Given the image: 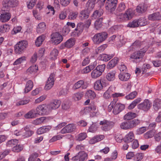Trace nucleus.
<instances>
[{"label":"nucleus","instance_id":"1","mask_svg":"<svg viewBox=\"0 0 161 161\" xmlns=\"http://www.w3.org/2000/svg\"><path fill=\"white\" fill-rule=\"evenodd\" d=\"M36 110L40 115L48 114L52 111L49 104L40 105L37 106Z\"/></svg>","mask_w":161,"mask_h":161},{"label":"nucleus","instance_id":"2","mask_svg":"<svg viewBox=\"0 0 161 161\" xmlns=\"http://www.w3.org/2000/svg\"><path fill=\"white\" fill-rule=\"evenodd\" d=\"M3 10L10 11L11 8L15 7L18 4V0H3L2 2Z\"/></svg>","mask_w":161,"mask_h":161},{"label":"nucleus","instance_id":"3","mask_svg":"<svg viewBox=\"0 0 161 161\" xmlns=\"http://www.w3.org/2000/svg\"><path fill=\"white\" fill-rule=\"evenodd\" d=\"M28 44L27 42L25 41L19 42L14 46L15 53L20 54L24 52Z\"/></svg>","mask_w":161,"mask_h":161},{"label":"nucleus","instance_id":"4","mask_svg":"<svg viewBox=\"0 0 161 161\" xmlns=\"http://www.w3.org/2000/svg\"><path fill=\"white\" fill-rule=\"evenodd\" d=\"M107 36V34L105 32L98 33L93 36L92 40L95 43L98 44L104 41Z\"/></svg>","mask_w":161,"mask_h":161},{"label":"nucleus","instance_id":"5","mask_svg":"<svg viewBox=\"0 0 161 161\" xmlns=\"http://www.w3.org/2000/svg\"><path fill=\"white\" fill-rule=\"evenodd\" d=\"M117 0H107L105 4L106 9L111 13H113L116 7Z\"/></svg>","mask_w":161,"mask_h":161},{"label":"nucleus","instance_id":"6","mask_svg":"<svg viewBox=\"0 0 161 161\" xmlns=\"http://www.w3.org/2000/svg\"><path fill=\"white\" fill-rule=\"evenodd\" d=\"M106 80L104 79H100L96 81L94 85V88L96 90L100 91L106 86Z\"/></svg>","mask_w":161,"mask_h":161},{"label":"nucleus","instance_id":"7","mask_svg":"<svg viewBox=\"0 0 161 161\" xmlns=\"http://www.w3.org/2000/svg\"><path fill=\"white\" fill-rule=\"evenodd\" d=\"M99 124L100 125H102L101 128L103 130L105 131L110 130L114 125L113 122L105 120L100 121Z\"/></svg>","mask_w":161,"mask_h":161},{"label":"nucleus","instance_id":"8","mask_svg":"<svg viewBox=\"0 0 161 161\" xmlns=\"http://www.w3.org/2000/svg\"><path fill=\"white\" fill-rule=\"evenodd\" d=\"M88 158L87 153L84 151H82L79 152L78 155L73 157L72 159L74 160L85 161Z\"/></svg>","mask_w":161,"mask_h":161},{"label":"nucleus","instance_id":"9","mask_svg":"<svg viewBox=\"0 0 161 161\" xmlns=\"http://www.w3.org/2000/svg\"><path fill=\"white\" fill-rule=\"evenodd\" d=\"M55 76L54 73H51L46 82L45 89L48 90L51 89L54 84V78Z\"/></svg>","mask_w":161,"mask_h":161},{"label":"nucleus","instance_id":"10","mask_svg":"<svg viewBox=\"0 0 161 161\" xmlns=\"http://www.w3.org/2000/svg\"><path fill=\"white\" fill-rule=\"evenodd\" d=\"M52 36L51 40L55 45L59 44L63 40L62 36L58 32L53 33Z\"/></svg>","mask_w":161,"mask_h":161},{"label":"nucleus","instance_id":"11","mask_svg":"<svg viewBox=\"0 0 161 161\" xmlns=\"http://www.w3.org/2000/svg\"><path fill=\"white\" fill-rule=\"evenodd\" d=\"M76 126L74 124H69L64 127L60 131L62 134L71 133L76 129Z\"/></svg>","mask_w":161,"mask_h":161},{"label":"nucleus","instance_id":"12","mask_svg":"<svg viewBox=\"0 0 161 161\" xmlns=\"http://www.w3.org/2000/svg\"><path fill=\"white\" fill-rule=\"evenodd\" d=\"M10 11H4L2 8L1 14L0 15V20L3 22L8 21L11 17V14L9 12Z\"/></svg>","mask_w":161,"mask_h":161},{"label":"nucleus","instance_id":"13","mask_svg":"<svg viewBox=\"0 0 161 161\" xmlns=\"http://www.w3.org/2000/svg\"><path fill=\"white\" fill-rule=\"evenodd\" d=\"M151 106V104L149 101L147 99H146L143 103L139 104L137 107L139 109L146 111L150 109Z\"/></svg>","mask_w":161,"mask_h":161},{"label":"nucleus","instance_id":"14","mask_svg":"<svg viewBox=\"0 0 161 161\" xmlns=\"http://www.w3.org/2000/svg\"><path fill=\"white\" fill-rule=\"evenodd\" d=\"M85 112H91L93 115H95L98 112L96 106L94 104H91L90 106L86 107L84 109Z\"/></svg>","mask_w":161,"mask_h":161},{"label":"nucleus","instance_id":"15","mask_svg":"<svg viewBox=\"0 0 161 161\" xmlns=\"http://www.w3.org/2000/svg\"><path fill=\"white\" fill-rule=\"evenodd\" d=\"M125 108L124 105L119 103H116L113 109V113L114 114H117L122 111Z\"/></svg>","mask_w":161,"mask_h":161},{"label":"nucleus","instance_id":"16","mask_svg":"<svg viewBox=\"0 0 161 161\" xmlns=\"http://www.w3.org/2000/svg\"><path fill=\"white\" fill-rule=\"evenodd\" d=\"M145 52L142 51L135 52L130 56V58L136 60L140 59L142 58Z\"/></svg>","mask_w":161,"mask_h":161},{"label":"nucleus","instance_id":"17","mask_svg":"<svg viewBox=\"0 0 161 161\" xmlns=\"http://www.w3.org/2000/svg\"><path fill=\"white\" fill-rule=\"evenodd\" d=\"M135 138L133 132L132 131H130L127 134L124 138V141L125 143H129L133 141Z\"/></svg>","mask_w":161,"mask_h":161},{"label":"nucleus","instance_id":"18","mask_svg":"<svg viewBox=\"0 0 161 161\" xmlns=\"http://www.w3.org/2000/svg\"><path fill=\"white\" fill-rule=\"evenodd\" d=\"M127 121L129 129H131L135 127L141 122V120L137 119H135Z\"/></svg>","mask_w":161,"mask_h":161},{"label":"nucleus","instance_id":"19","mask_svg":"<svg viewBox=\"0 0 161 161\" xmlns=\"http://www.w3.org/2000/svg\"><path fill=\"white\" fill-rule=\"evenodd\" d=\"M87 86V84L85 83L83 80H81L78 81L75 84L73 88L74 89H76L81 87L82 89H86Z\"/></svg>","mask_w":161,"mask_h":161},{"label":"nucleus","instance_id":"20","mask_svg":"<svg viewBox=\"0 0 161 161\" xmlns=\"http://www.w3.org/2000/svg\"><path fill=\"white\" fill-rule=\"evenodd\" d=\"M61 104V102L60 100L54 99L49 103V104L52 110L58 108Z\"/></svg>","mask_w":161,"mask_h":161},{"label":"nucleus","instance_id":"21","mask_svg":"<svg viewBox=\"0 0 161 161\" xmlns=\"http://www.w3.org/2000/svg\"><path fill=\"white\" fill-rule=\"evenodd\" d=\"M104 138V136L103 135H97L91 139L89 141V142L91 144H94L97 142L101 141Z\"/></svg>","mask_w":161,"mask_h":161},{"label":"nucleus","instance_id":"22","mask_svg":"<svg viewBox=\"0 0 161 161\" xmlns=\"http://www.w3.org/2000/svg\"><path fill=\"white\" fill-rule=\"evenodd\" d=\"M147 9V7L144 4H140L138 5L136 9V12L139 14H142L145 12Z\"/></svg>","mask_w":161,"mask_h":161},{"label":"nucleus","instance_id":"23","mask_svg":"<svg viewBox=\"0 0 161 161\" xmlns=\"http://www.w3.org/2000/svg\"><path fill=\"white\" fill-rule=\"evenodd\" d=\"M148 19L151 20H161V14L159 12L154 13L149 15Z\"/></svg>","mask_w":161,"mask_h":161},{"label":"nucleus","instance_id":"24","mask_svg":"<svg viewBox=\"0 0 161 161\" xmlns=\"http://www.w3.org/2000/svg\"><path fill=\"white\" fill-rule=\"evenodd\" d=\"M38 115L37 112L34 110H31L25 115V117L26 119H32L36 118Z\"/></svg>","mask_w":161,"mask_h":161},{"label":"nucleus","instance_id":"25","mask_svg":"<svg viewBox=\"0 0 161 161\" xmlns=\"http://www.w3.org/2000/svg\"><path fill=\"white\" fill-rule=\"evenodd\" d=\"M116 74L115 70H113L108 72L106 76L107 79L109 81H113L115 79Z\"/></svg>","mask_w":161,"mask_h":161},{"label":"nucleus","instance_id":"26","mask_svg":"<svg viewBox=\"0 0 161 161\" xmlns=\"http://www.w3.org/2000/svg\"><path fill=\"white\" fill-rule=\"evenodd\" d=\"M118 60L117 58H114L108 62L107 65V68L108 69L113 68L117 64Z\"/></svg>","mask_w":161,"mask_h":161},{"label":"nucleus","instance_id":"27","mask_svg":"<svg viewBox=\"0 0 161 161\" xmlns=\"http://www.w3.org/2000/svg\"><path fill=\"white\" fill-rule=\"evenodd\" d=\"M51 127L50 126H44L39 128L37 131L38 134H42L49 131Z\"/></svg>","mask_w":161,"mask_h":161},{"label":"nucleus","instance_id":"28","mask_svg":"<svg viewBox=\"0 0 161 161\" xmlns=\"http://www.w3.org/2000/svg\"><path fill=\"white\" fill-rule=\"evenodd\" d=\"M38 70V67L36 65L31 66L27 70V73L28 75L35 74Z\"/></svg>","mask_w":161,"mask_h":161},{"label":"nucleus","instance_id":"29","mask_svg":"<svg viewBox=\"0 0 161 161\" xmlns=\"http://www.w3.org/2000/svg\"><path fill=\"white\" fill-rule=\"evenodd\" d=\"M130 77V74L128 73H120L119 75V79L122 81H127Z\"/></svg>","mask_w":161,"mask_h":161},{"label":"nucleus","instance_id":"30","mask_svg":"<svg viewBox=\"0 0 161 161\" xmlns=\"http://www.w3.org/2000/svg\"><path fill=\"white\" fill-rule=\"evenodd\" d=\"M136 116L137 115L136 113L129 112L125 115L124 119L125 120H128L133 119L136 117Z\"/></svg>","mask_w":161,"mask_h":161},{"label":"nucleus","instance_id":"31","mask_svg":"<svg viewBox=\"0 0 161 161\" xmlns=\"http://www.w3.org/2000/svg\"><path fill=\"white\" fill-rule=\"evenodd\" d=\"M33 86V82L31 80H28L26 84L25 88V92L27 93L30 91L32 88Z\"/></svg>","mask_w":161,"mask_h":161},{"label":"nucleus","instance_id":"32","mask_svg":"<svg viewBox=\"0 0 161 161\" xmlns=\"http://www.w3.org/2000/svg\"><path fill=\"white\" fill-rule=\"evenodd\" d=\"M153 108L156 111H157L161 108V100L158 99H156L153 103Z\"/></svg>","mask_w":161,"mask_h":161},{"label":"nucleus","instance_id":"33","mask_svg":"<svg viewBox=\"0 0 161 161\" xmlns=\"http://www.w3.org/2000/svg\"><path fill=\"white\" fill-rule=\"evenodd\" d=\"M46 28V25L45 23L41 22L40 23L37 27L36 31L38 33H42Z\"/></svg>","mask_w":161,"mask_h":161},{"label":"nucleus","instance_id":"34","mask_svg":"<svg viewBox=\"0 0 161 161\" xmlns=\"http://www.w3.org/2000/svg\"><path fill=\"white\" fill-rule=\"evenodd\" d=\"M45 36L44 35H42L38 37L35 42V45L37 47H39L45 39Z\"/></svg>","mask_w":161,"mask_h":161},{"label":"nucleus","instance_id":"35","mask_svg":"<svg viewBox=\"0 0 161 161\" xmlns=\"http://www.w3.org/2000/svg\"><path fill=\"white\" fill-rule=\"evenodd\" d=\"M125 14L127 20L131 19L134 15L133 11L131 8L128 9Z\"/></svg>","mask_w":161,"mask_h":161},{"label":"nucleus","instance_id":"36","mask_svg":"<svg viewBox=\"0 0 161 161\" xmlns=\"http://www.w3.org/2000/svg\"><path fill=\"white\" fill-rule=\"evenodd\" d=\"M84 28V25L82 23H78L76 28L75 29V33L77 34H80L83 31Z\"/></svg>","mask_w":161,"mask_h":161},{"label":"nucleus","instance_id":"37","mask_svg":"<svg viewBox=\"0 0 161 161\" xmlns=\"http://www.w3.org/2000/svg\"><path fill=\"white\" fill-rule=\"evenodd\" d=\"M87 136V134L85 132L80 133L76 136V140L78 141H82L85 139Z\"/></svg>","mask_w":161,"mask_h":161},{"label":"nucleus","instance_id":"38","mask_svg":"<svg viewBox=\"0 0 161 161\" xmlns=\"http://www.w3.org/2000/svg\"><path fill=\"white\" fill-rule=\"evenodd\" d=\"M10 29V26L8 24L3 25L0 27V33L2 34L8 31Z\"/></svg>","mask_w":161,"mask_h":161},{"label":"nucleus","instance_id":"39","mask_svg":"<svg viewBox=\"0 0 161 161\" xmlns=\"http://www.w3.org/2000/svg\"><path fill=\"white\" fill-rule=\"evenodd\" d=\"M103 13L101 10H96L95 11L92 15L93 19L98 18L100 17L103 14Z\"/></svg>","mask_w":161,"mask_h":161},{"label":"nucleus","instance_id":"40","mask_svg":"<svg viewBox=\"0 0 161 161\" xmlns=\"http://www.w3.org/2000/svg\"><path fill=\"white\" fill-rule=\"evenodd\" d=\"M66 48H70L72 47L75 44V41L74 38H71L67 40L65 42Z\"/></svg>","mask_w":161,"mask_h":161},{"label":"nucleus","instance_id":"41","mask_svg":"<svg viewBox=\"0 0 161 161\" xmlns=\"http://www.w3.org/2000/svg\"><path fill=\"white\" fill-rule=\"evenodd\" d=\"M141 101V98H138L128 106V108L129 109H133L137 104L140 103Z\"/></svg>","mask_w":161,"mask_h":161},{"label":"nucleus","instance_id":"42","mask_svg":"<svg viewBox=\"0 0 161 161\" xmlns=\"http://www.w3.org/2000/svg\"><path fill=\"white\" fill-rule=\"evenodd\" d=\"M58 53V50L57 49H53L50 53V58L52 60H55L56 58Z\"/></svg>","mask_w":161,"mask_h":161},{"label":"nucleus","instance_id":"43","mask_svg":"<svg viewBox=\"0 0 161 161\" xmlns=\"http://www.w3.org/2000/svg\"><path fill=\"white\" fill-rule=\"evenodd\" d=\"M114 55L113 54H104L102 55L101 59L103 61H107L112 58Z\"/></svg>","mask_w":161,"mask_h":161},{"label":"nucleus","instance_id":"44","mask_svg":"<svg viewBox=\"0 0 161 161\" xmlns=\"http://www.w3.org/2000/svg\"><path fill=\"white\" fill-rule=\"evenodd\" d=\"M139 26H143L146 25L147 22L145 17L140 18L137 20Z\"/></svg>","mask_w":161,"mask_h":161},{"label":"nucleus","instance_id":"45","mask_svg":"<svg viewBox=\"0 0 161 161\" xmlns=\"http://www.w3.org/2000/svg\"><path fill=\"white\" fill-rule=\"evenodd\" d=\"M89 16V14L86 10H83L80 12V17L81 18V19H86L88 18Z\"/></svg>","mask_w":161,"mask_h":161},{"label":"nucleus","instance_id":"46","mask_svg":"<svg viewBox=\"0 0 161 161\" xmlns=\"http://www.w3.org/2000/svg\"><path fill=\"white\" fill-rule=\"evenodd\" d=\"M86 95L88 98L92 99H94L96 96L94 92L91 90H88L86 94Z\"/></svg>","mask_w":161,"mask_h":161},{"label":"nucleus","instance_id":"47","mask_svg":"<svg viewBox=\"0 0 161 161\" xmlns=\"http://www.w3.org/2000/svg\"><path fill=\"white\" fill-rule=\"evenodd\" d=\"M102 74L96 69L93 70L91 73V76L93 78L96 79L100 76Z\"/></svg>","mask_w":161,"mask_h":161},{"label":"nucleus","instance_id":"48","mask_svg":"<svg viewBox=\"0 0 161 161\" xmlns=\"http://www.w3.org/2000/svg\"><path fill=\"white\" fill-rule=\"evenodd\" d=\"M84 93L83 92H78L74 94L73 97L75 100L78 101L81 99Z\"/></svg>","mask_w":161,"mask_h":161},{"label":"nucleus","instance_id":"49","mask_svg":"<svg viewBox=\"0 0 161 161\" xmlns=\"http://www.w3.org/2000/svg\"><path fill=\"white\" fill-rule=\"evenodd\" d=\"M18 142V140L17 139H12L8 142L7 146L9 147H12L16 145Z\"/></svg>","mask_w":161,"mask_h":161},{"label":"nucleus","instance_id":"50","mask_svg":"<svg viewBox=\"0 0 161 161\" xmlns=\"http://www.w3.org/2000/svg\"><path fill=\"white\" fill-rule=\"evenodd\" d=\"M141 45V42L139 41H136L134 42L132 45L130 47V49L132 50L133 49H136L137 48L139 47Z\"/></svg>","mask_w":161,"mask_h":161},{"label":"nucleus","instance_id":"51","mask_svg":"<svg viewBox=\"0 0 161 161\" xmlns=\"http://www.w3.org/2000/svg\"><path fill=\"white\" fill-rule=\"evenodd\" d=\"M25 56H22L20 58H18L14 63V65H17L23 63L24 61L25 60Z\"/></svg>","mask_w":161,"mask_h":161},{"label":"nucleus","instance_id":"52","mask_svg":"<svg viewBox=\"0 0 161 161\" xmlns=\"http://www.w3.org/2000/svg\"><path fill=\"white\" fill-rule=\"evenodd\" d=\"M107 47L106 44L103 45L97 48L95 50L96 53L97 54L103 52L105 48Z\"/></svg>","mask_w":161,"mask_h":161},{"label":"nucleus","instance_id":"53","mask_svg":"<svg viewBox=\"0 0 161 161\" xmlns=\"http://www.w3.org/2000/svg\"><path fill=\"white\" fill-rule=\"evenodd\" d=\"M143 154L142 153H137L135 156L134 161H141L143 158Z\"/></svg>","mask_w":161,"mask_h":161},{"label":"nucleus","instance_id":"54","mask_svg":"<svg viewBox=\"0 0 161 161\" xmlns=\"http://www.w3.org/2000/svg\"><path fill=\"white\" fill-rule=\"evenodd\" d=\"M137 95V92L135 91L126 96L125 98L128 100L132 99L135 98Z\"/></svg>","mask_w":161,"mask_h":161},{"label":"nucleus","instance_id":"55","mask_svg":"<svg viewBox=\"0 0 161 161\" xmlns=\"http://www.w3.org/2000/svg\"><path fill=\"white\" fill-rule=\"evenodd\" d=\"M125 9V5L124 3H119L117 9V10L119 12L124 11Z\"/></svg>","mask_w":161,"mask_h":161},{"label":"nucleus","instance_id":"56","mask_svg":"<svg viewBox=\"0 0 161 161\" xmlns=\"http://www.w3.org/2000/svg\"><path fill=\"white\" fill-rule=\"evenodd\" d=\"M39 154L38 153L35 152L32 154L28 158V161H34L38 157Z\"/></svg>","mask_w":161,"mask_h":161},{"label":"nucleus","instance_id":"57","mask_svg":"<svg viewBox=\"0 0 161 161\" xmlns=\"http://www.w3.org/2000/svg\"><path fill=\"white\" fill-rule=\"evenodd\" d=\"M127 26L130 27H135L138 26L137 20H134L132 22H130L128 24Z\"/></svg>","mask_w":161,"mask_h":161},{"label":"nucleus","instance_id":"58","mask_svg":"<svg viewBox=\"0 0 161 161\" xmlns=\"http://www.w3.org/2000/svg\"><path fill=\"white\" fill-rule=\"evenodd\" d=\"M97 127L95 124H92L89 127L88 131L91 132H95L97 130Z\"/></svg>","mask_w":161,"mask_h":161},{"label":"nucleus","instance_id":"59","mask_svg":"<svg viewBox=\"0 0 161 161\" xmlns=\"http://www.w3.org/2000/svg\"><path fill=\"white\" fill-rule=\"evenodd\" d=\"M78 14V13L77 12H71L68 16V18L71 19H75L77 17Z\"/></svg>","mask_w":161,"mask_h":161},{"label":"nucleus","instance_id":"60","mask_svg":"<svg viewBox=\"0 0 161 161\" xmlns=\"http://www.w3.org/2000/svg\"><path fill=\"white\" fill-rule=\"evenodd\" d=\"M29 100H19L16 102V105L18 106L21 105H24L27 104L29 103Z\"/></svg>","mask_w":161,"mask_h":161},{"label":"nucleus","instance_id":"61","mask_svg":"<svg viewBox=\"0 0 161 161\" xmlns=\"http://www.w3.org/2000/svg\"><path fill=\"white\" fill-rule=\"evenodd\" d=\"M105 68V64H103L102 65H98L96 67V69L99 72H101V73L102 74V72L104 71Z\"/></svg>","mask_w":161,"mask_h":161},{"label":"nucleus","instance_id":"62","mask_svg":"<svg viewBox=\"0 0 161 161\" xmlns=\"http://www.w3.org/2000/svg\"><path fill=\"white\" fill-rule=\"evenodd\" d=\"M117 101V99H114L113 101H112L110 105L108 106V110L109 112H110L112 109L114 108V107L115 104Z\"/></svg>","mask_w":161,"mask_h":161},{"label":"nucleus","instance_id":"63","mask_svg":"<svg viewBox=\"0 0 161 161\" xmlns=\"http://www.w3.org/2000/svg\"><path fill=\"white\" fill-rule=\"evenodd\" d=\"M70 31L69 27L68 26L65 25L63 27L62 30V33L64 35H66L68 34Z\"/></svg>","mask_w":161,"mask_h":161},{"label":"nucleus","instance_id":"64","mask_svg":"<svg viewBox=\"0 0 161 161\" xmlns=\"http://www.w3.org/2000/svg\"><path fill=\"white\" fill-rule=\"evenodd\" d=\"M34 133V132L31 130L25 131V132H24L23 138L28 137L31 136Z\"/></svg>","mask_w":161,"mask_h":161}]
</instances>
